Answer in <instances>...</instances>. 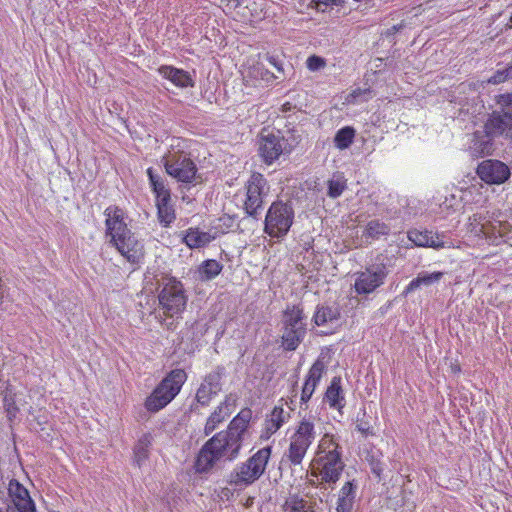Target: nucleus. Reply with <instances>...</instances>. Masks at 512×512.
Listing matches in <instances>:
<instances>
[{
	"instance_id": "obj_1",
	"label": "nucleus",
	"mask_w": 512,
	"mask_h": 512,
	"mask_svg": "<svg viewBox=\"0 0 512 512\" xmlns=\"http://www.w3.org/2000/svg\"><path fill=\"white\" fill-rule=\"evenodd\" d=\"M252 418L250 408L242 409L229 423L227 430L210 438L200 449L194 468L197 473H207L220 460L232 461L239 455L243 434Z\"/></svg>"
},
{
	"instance_id": "obj_2",
	"label": "nucleus",
	"mask_w": 512,
	"mask_h": 512,
	"mask_svg": "<svg viewBox=\"0 0 512 512\" xmlns=\"http://www.w3.org/2000/svg\"><path fill=\"white\" fill-rule=\"evenodd\" d=\"M498 138L512 143V121L492 110L482 125L469 135L467 150L474 158L492 156L497 150Z\"/></svg>"
},
{
	"instance_id": "obj_3",
	"label": "nucleus",
	"mask_w": 512,
	"mask_h": 512,
	"mask_svg": "<svg viewBox=\"0 0 512 512\" xmlns=\"http://www.w3.org/2000/svg\"><path fill=\"white\" fill-rule=\"evenodd\" d=\"M106 234L110 243L130 263L136 264L144 257V246L134 233L127 227L124 211L118 206L111 205L104 211Z\"/></svg>"
},
{
	"instance_id": "obj_4",
	"label": "nucleus",
	"mask_w": 512,
	"mask_h": 512,
	"mask_svg": "<svg viewBox=\"0 0 512 512\" xmlns=\"http://www.w3.org/2000/svg\"><path fill=\"white\" fill-rule=\"evenodd\" d=\"M272 448L263 447L249 457L245 462L238 464L228 475L227 482L238 489L246 488L257 481L265 472L271 456Z\"/></svg>"
},
{
	"instance_id": "obj_5",
	"label": "nucleus",
	"mask_w": 512,
	"mask_h": 512,
	"mask_svg": "<svg viewBox=\"0 0 512 512\" xmlns=\"http://www.w3.org/2000/svg\"><path fill=\"white\" fill-rule=\"evenodd\" d=\"M187 380L183 369H174L169 372L146 398L144 406L152 413L166 407L180 392Z\"/></svg>"
},
{
	"instance_id": "obj_6",
	"label": "nucleus",
	"mask_w": 512,
	"mask_h": 512,
	"mask_svg": "<svg viewBox=\"0 0 512 512\" xmlns=\"http://www.w3.org/2000/svg\"><path fill=\"white\" fill-rule=\"evenodd\" d=\"M282 324V345L285 350L294 351L307 333L304 310L301 305H288L283 311Z\"/></svg>"
},
{
	"instance_id": "obj_7",
	"label": "nucleus",
	"mask_w": 512,
	"mask_h": 512,
	"mask_svg": "<svg viewBox=\"0 0 512 512\" xmlns=\"http://www.w3.org/2000/svg\"><path fill=\"white\" fill-rule=\"evenodd\" d=\"M294 221V209L290 203L274 201L266 214L264 231L272 238L287 235Z\"/></svg>"
},
{
	"instance_id": "obj_8",
	"label": "nucleus",
	"mask_w": 512,
	"mask_h": 512,
	"mask_svg": "<svg viewBox=\"0 0 512 512\" xmlns=\"http://www.w3.org/2000/svg\"><path fill=\"white\" fill-rule=\"evenodd\" d=\"M316 438L315 425L309 419H302L290 436V444L285 456L291 465H300L307 453V450Z\"/></svg>"
},
{
	"instance_id": "obj_9",
	"label": "nucleus",
	"mask_w": 512,
	"mask_h": 512,
	"mask_svg": "<svg viewBox=\"0 0 512 512\" xmlns=\"http://www.w3.org/2000/svg\"><path fill=\"white\" fill-rule=\"evenodd\" d=\"M158 298L161 309L169 317L181 314L187 304V296L182 283L173 277L164 279Z\"/></svg>"
},
{
	"instance_id": "obj_10",
	"label": "nucleus",
	"mask_w": 512,
	"mask_h": 512,
	"mask_svg": "<svg viewBox=\"0 0 512 512\" xmlns=\"http://www.w3.org/2000/svg\"><path fill=\"white\" fill-rule=\"evenodd\" d=\"M163 163L167 174L178 182L185 184H196L201 180L197 174V166L193 160L184 152H174L163 157Z\"/></svg>"
},
{
	"instance_id": "obj_11",
	"label": "nucleus",
	"mask_w": 512,
	"mask_h": 512,
	"mask_svg": "<svg viewBox=\"0 0 512 512\" xmlns=\"http://www.w3.org/2000/svg\"><path fill=\"white\" fill-rule=\"evenodd\" d=\"M245 189L243 209L248 216L257 219L263 207V199L269 193V184L263 174L253 172L245 184Z\"/></svg>"
},
{
	"instance_id": "obj_12",
	"label": "nucleus",
	"mask_w": 512,
	"mask_h": 512,
	"mask_svg": "<svg viewBox=\"0 0 512 512\" xmlns=\"http://www.w3.org/2000/svg\"><path fill=\"white\" fill-rule=\"evenodd\" d=\"M225 375V368L216 366L210 373L205 375L199 388L196 391L195 402L191 405V411H198L200 407H208L213 397L222 390V378Z\"/></svg>"
},
{
	"instance_id": "obj_13",
	"label": "nucleus",
	"mask_w": 512,
	"mask_h": 512,
	"mask_svg": "<svg viewBox=\"0 0 512 512\" xmlns=\"http://www.w3.org/2000/svg\"><path fill=\"white\" fill-rule=\"evenodd\" d=\"M387 275L388 269L385 264H373L357 273L354 289L359 295L370 294L384 284Z\"/></svg>"
},
{
	"instance_id": "obj_14",
	"label": "nucleus",
	"mask_w": 512,
	"mask_h": 512,
	"mask_svg": "<svg viewBox=\"0 0 512 512\" xmlns=\"http://www.w3.org/2000/svg\"><path fill=\"white\" fill-rule=\"evenodd\" d=\"M9 503L0 512H36V505L29 491L18 480L11 479L8 484Z\"/></svg>"
},
{
	"instance_id": "obj_15",
	"label": "nucleus",
	"mask_w": 512,
	"mask_h": 512,
	"mask_svg": "<svg viewBox=\"0 0 512 512\" xmlns=\"http://www.w3.org/2000/svg\"><path fill=\"white\" fill-rule=\"evenodd\" d=\"M476 174L486 184L500 185L510 178L511 171L508 165L500 160L486 159L478 164Z\"/></svg>"
},
{
	"instance_id": "obj_16",
	"label": "nucleus",
	"mask_w": 512,
	"mask_h": 512,
	"mask_svg": "<svg viewBox=\"0 0 512 512\" xmlns=\"http://www.w3.org/2000/svg\"><path fill=\"white\" fill-rule=\"evenodd\" d=\"M286 144V140L279 132L277 134L272 132L267 134L261 133L258 151L263 162L271 165L284 153Z\"/></svg>"
},
{
	"instance_id": "obj_17",
	"label": "nucleus",
	"mask_w": 512,
	"mask_h": 512,
	"mask_svg": "<svg viewBox=\"0 0 512 512\" xmlns=\"http://www.w3.org/2000/svg\"><path fill=\"white\" fill-rule=\"evenodd\" d=\"M408 239L419 247H430L436 250L453 247L452 241L445 234L429 230H410Z\"/></svg>"
},
{
	"instance_id": "obj_18",
	"label": "nucleus",
	"mask_w": 512,
	"mask_h": 512,
	"mask_svg": "<svg viewBox=\"0 0 512 512\" xmlns=\"http://www.w3.org/2000/svg\"><path fill=\"white\" fill-rule=\"evenodd\" d=\"M238 396L235 393H229L224 400L209 415L205 427V435L211 434L222 422H224L234 411Z\"/></svg>"
},
{
	"instance_id": "obj_19",
	"label": "nucleus",
	"mask_w": 512,
	"mask_h": 512,
	"mask_svg": "<svg viewBox=\"0 0 512 512\" xmlns=\"http://www.w3.org/2000/svg\"><path fill=\"white\" fill-rule=\"evenodd\" d=\"M341 453H331L321 455L317 459L320 466V475L323 481L336 483L344 469V462Z\"/></svg>"
},
{
	"instance_id": "obj_20",
	"label": "nucleus",
	"mask_w": 512,
	"mask_h": 512,
	"mask_svg": "<svg viewBox=\"0 0 512 512\" xmlns=\"http://www.w3.org/2000/svg\"><path fill=\"white\" fill-rule=\"evenodd\" d=\"M159 74L171 81L175 86L180 88L194 87V81L189 72L178 69L173 66L162 65L158 68Z\"/></svg>"
},
{
	"instance_id": "obj_21",
	"label": "nucleus",
	"mask_w": 512,
	"mask_h": 512,
	"mask_svg": "<svg viewBox=\"0 0 512 512\" xmlns=\"http://www.w3.org/2000/svg\"><path fill=\"white\" fill-rule=\"evenodd\" d=\"M288 417L289 414L284 411L282 406H275L269 417L265 420V428L261 438L269 439L271 435L276 433L282 427Z\"/></svg>"
},
{
	"instance_id": "obj_22",
	"label": "nucleus",
	"mask_w": 512,
	"mask_h": 512,
	"mask_svg": "<svg viewBox=\"0 0 512 512\" xmlns=\"http://www.w3.org/2000/svg\"><path fill=\"white\" fill-rule=\"evenodd\" d=\"M213 240L214 236L208 232L200 231L199 228L191 227L182 233V241L190 249H199L205 247Z\"/></svg>"
},
{
	"instance_id": "obj_23",
	"label": "nucleus",
	"mask_w": 512,
	"mask_h": 512,
	"mask_svg": "<svg viewBox=\"0 0 512 512\" xmlns=\"http://www.w3.org/2000/svg\"><path fill=\"white\" fill-rule=\"evenodd\" d=\"M324 399L329 403L331 408L341 411L345 406V398L341 388L340 377H334L328 386Z\"/></svg>"
},
{
	"instance_id": "obj_24",
	"label": "nucleus",
	"mask_w": 512,
	"mask_h": 512,
	"mask_svg": "<svg viewBox=\"0 0 512 512\" xmlns=\"http://www.w3.org/2000/svg\"><path fill=\"white\" fill-rule=\"evenodd\" d=\"M147 176L150 187L156 196V200L171 197L170 189L167 186L166 179L157 173L152 167L147 169Z\"/></svg>"
},
{
	"instance_id": "obj_25",
	"label": "nucleus",
	"mask_w": 512,
	"mask_h": 512,
	"mask_svg": "<svg viewBox=\"0 0 512 512\" xmlns=\"http://www.w3.org/2000/svg\"><path fill=\"white\" fill-rule=\"evenodd\" d=\"M444 276V272L436 271L433 273L420 272L405 288L404 293L409 294L422 286H430L438 283Z\"/></svg>"
},
{
	"instance_id": "obj_26",
	"label": "nucleus",
	"mask_w": 512,
	"mask_h": 512,
	"mask_svg": "<svg viewBox=\"0 0 512 512\" xmlns=\"http://www.w3.org/2000/svg\"><path fill=\"white\" fill-rule=\"evenodd\" d=\"M340 318V311L337 307L318 305L313 316V321L317 326L335 323Z\"/></svg>"
},
{
	"instance_id": "obj_27",
	"label": "nucleus",
	"mask_w": 512,
	"mask_h": 512,
	"mask_svg": "<svg viewBox=\"0 0 512 512\" xmlns=\"http://www.w3.org/2000/svg\"><path fill=\"white\" fill-rule=\"evenodd\" d=\"M157 216L163 227H168L176 218L175 210L171 204V197L156 200Z\"/></svg>"
},
{
	"instance_id": "obj_28",
	"label": "nucleus",
	"mask_w": 512,
	"mask_h": 512,
	"mask_svg": "<svg viewBox=\"0 0 512 512\" xmlns=\"http://www.w3.org/2000/svg\"><path fill=\"white\" fill-rule=\"evenodd\" d=\"M282 508L285 512H316L314 506L308 504L299 494H290Z\"/></svg>"
},
{
	"instance_id": "obj_29",
	"label": "nucleus",
	"mask_w": 512,
	"mask_h": 512,
	"mask_svg": "<svg viewBox=\"0 0 512 512\" xmlns=\"http://www.w3.org/2000/svg\"><path fill=\"white\" fill-rule=\"evenodd\" d=\"M325 370V364L322 360H316L308 371L303 388L314 393V390L319 383Z\"/></svg>"
},
{
	"instance_id": "obj_30",
	"label": "nucleus",
	"mask_w": 512,
	"mask_h": 512,
	"mask_svg": "<svg viewBox=\"0 0 512 512\" xmlns=\"http://www.w3.org/2000/svg\"><path fill=\"white\" fill-rule=\"evenodd\" d=\"M151 439L152 437L150 434H144L134 446V463L139 468L149 457V447L151 445Z\"/></svg>"
},
{
	"instance_id": "obj_31",
	"label": "nucleus",
	"mask_w": 512,
	"mask_h": 512,
	"mask_svg": "<svg viewBox=\"0 0 512 512\" xmlns=\"http://www.w3.org/2000/svg\"><path fill=\"white\" fill-rule=\"evenodd\" d=\"M479 232L482 233L486 239L492 244L498 245L501 242V234L499 229L501 228L500 220H488L484 223H479Z\"/></svg>"
},
{
	"instance_id": "obj_32",
	"label": "nucleus",
	"mask_w": 512,
	"mask_h": 512,
	"mask_svg": "<svg viewBox=\"0 0 512 512\" xmlns=\"http://www.w3.org/2000/svg\"><path fill=\"white\" fill-rule=\"evenodd\" d=\"M496 108L495 112L505 115L506 118L512 121V92H505L498 94L494 97Z\"/></svg>"
},
{
	"instance_id": "obj_33",
	"label": "nucleus",
	"mask_w": 512,
	"mask_h": 512,
	"mask_svg": "<svg viewBox=\"0 0 512 512\" xmlns=\"http://www.w3.org/2000/svg\"><path fill=\"white\" fill-rule=\"evenodd\" d=\"M390 233V227L388 224L374 219L367 223L365 230L363 232V236L369 237L372 239H378L381 236L388 235Z\"/></svg>"
},
{
	"instance_id": "obj_34",
	"label": "nucleus",
	"mask_w": 512,
	"mask_h": 512,
	"mask_svg": "<svg viewBox=\"0 0 512 512\" xmlns=\"http://www.w3.org/2000/svg\"><path fill=\"white\" fill-rule=\"evenodd\" d=\"M223 269V265L217 260H205L199 267V273L202 280H212L218 276Z\"/></svg>"
},
{
	"instance_id": "obj_35",
	"label": "nucleus",
	"mask_w": 512,
	"mask_h": 512,
	"mask_svg": "<svg viewBox=\"0 0 512 512\" xmlns=\"http://www.w3.org/2000/svg\"><path fill=\"white\" fill-rule=\"evenodd\" d=\"M354 137L355 129L350 126H345L336 132L334 144L340 150L347 149L353 143Z\"/></svg>"
},
{
	"instance_id": "obj_36",
	"label": "nucleus",
	"mask_w": 512,
	"mask_h": 512,
	"mask_svg": "<svg viewBox=\"0 0 512 512\" xmlns=\"http://www.w3.org/2000/svg\"><path fill=\"white\" fill-rule=\"evenodd\" d=\"M327 195L330 198H338L346 189V179L341 174H335L327 182Z\"/></svg>"
},
{
	"instance_id": "obj_37",
	"label": "nucleus",
	"mask_w": 512,
	"mask_h": 512,
	"mask_svg": "<svg viewBox=\"0 0 512 512\" xmlns=\"http://www.w3.org/2000/svg\"><path fill=\"white\" fill-rule=\"evenodd\" d=\"M331 453H341V447L330 434H325L318 445V457Z\"/></svg>"
},
{
	"instance_id": "obj_38",
	"label": "nucleus",
	"mask_w": 512,
	"mask_h": 512,
	"mask_svg": "<svg viewBox=\"0 0 512 512\" xmlns=\"http://www.w3.org/2000/svg\"><path fill=\"white\" fill-rule=\"evenodd\" d=\"M382 454L377 451H369L366 455V461L368 462L372 473L380 480L384 465L381 461Z\"/></svg>"
},
{
	"instance_id": "obj_39",
	"label": "nucleus",
	"mask_w": 512,
	"mask_h": 512,
	"mask_svg": "<svg viewBox=\"0 0 512 512\" xmlns=\"http://www.w3.org/2000/svg\"><path fill=\"white\" fill-rule=\"evenodd\" d=\"M3 404L9 421H13L19 412V408L15 401V395L6 393L3 398Z\"/></svg>"
},
{
	"instance_id": "obj_40",
	"label": "nucleus",
	"mask_w": 512,
	"mask_h": 512,
	"mask_svg": "<svg viewBox=\"0 0 512 512\" xmlns=\"http://www.w3.org/2000/svg\"><path fill=\"white\" fill-rule=\"evenodd\" d=\"M512 79V64L503 68L498 69L489 79L488 83L490 84H501L507 80Z\"/></svg>"
},
{
	"instance_id": "obj_41",
	"label": "nucleus",
	"mask_w": 512,
	"mask_h": 512,
	"mask_svg": "<svg viewBox=\"0 0 512 512\" xmlns=\"http://www.w3.org/2000/svg\"><path fill=\"white\" fill-rule=\"evenodd\" d=\"M307 68L310 71H319L326 66V60L317 55H311L306 61Z\"/></svg>"
},
{
	"instance_id": "obj_42",
	"label": "nucleus",
	"mask_w": 512,
	"mask_h": 512,
	"mask_svg": "<svg viewBox=\"0 0 512 512\" xmlns=\"http://www.w3.org/2000/svg\"><path fill=\"white\" fill-rule=\"evenodd\" d=\"M466 105H463L461 107V112L475 115L481 111V109L484 107L482 100L477 96L476 98L472 99L471 106L465 107Z\"/></svg>"
},
{
	"instance_id": "obj_43",
	"label": "nucleus",
	"mask_w": 512,
	"mask_h": 512,
	"mask_svg": "<svg viewBox=\"0 0 512 512\" xmlns=\"http://www.w3.org/2000/svg\"><path fill=\"white\" fill-rule=\"evenodd\" d=\"M354 505V499L339 497L337 502L336 511L337 512H352Z\"/></svg>"
},
{
	"instance_id": "obj_44",
	"label": "nucleus",
	"mask_w": 512,
	"mask_h": 512,
	"mask_svg": "<svg viewBox=\"0 0 512 512\" xmlns=\"http://www.w3.org/2000/svg\"><path fill=\"white\" fill-rule=\"evenodd\" d=\"M355 493L356 485L354 484V481H348L341 488L339 497H350L351 499H355Z\"/></svg>"
},
{
	"instance_id": "obj_45",
	"label": "nucleus",
	"mask_w": 512,
	"mask_h": 512,
	"mask_svg": "<svg viewBox=\"0 0 512 512\" xmlns=\"http://www.w3.org/2000/svg\"><path fill=\"white\" fill-rule=\"evenodd\" d=\"M316 7L319 9L320 6H341L345 0H312Z\"/></svg>"
},
{
	"instance_id": "obj_46",
	"label": "nucleus",
	"mask_w": 512,
	"mask_h": 512,
	"mask_svg": "<svg viewBox=\"0 0 512 512\" xmlns=\"http://www.w3.org/2000/svg\"><path fill=\"white\" fill-rule=\"evenodd\" d=\"M501 234V241L511 233V225L506 221H501V228L499 229Z\"/></svg>"
},
{
	"instance_id": "obj_47",
	"label": "nucleus",
	"mask_w": 512,
	"mask_h": 512,
	"mask_svg": "<svg viewBox=\"0 0 512 512\" xmlns=\"http://www.w3.org/2000/svg\"><path fill=\"white\" fill-rule=\"evenodd\" d=\"M312 395H313V393H311L310 391L303 388L302 393H301V402L302 403L308 402Z\"/></svg>"
},
{
	"instance_id": "obj_48",
	"label": "nucleus",
	"mask_w": 512,
	"mask_h": 512,
	"mask_svg": "<svg viewBox=\"0 0 512 512\" xmlns=\"http://www.w3.org/2000/svg\"><path fill=\"white\" fill-rule=\"evenodd\" d=\"M268 61L270 62V64H272L278 71H282V66L281 64L277 61V59L273 56H269L268 57Z\"/></svg>"
},
{
	"instance_id": "obj_49",
	"label": "nucleus",
	"mask_w": 512,
	"mask_h": 512,
	"mask_svg": "<svg viewBox=\"0 0 512 512\" xmlns=\"http://www.w3.org/2000/svg\"><path fill=\"white\" fill-rule=\"evenodd\" d=\"M358 431L362 432L363 434H367L369 427H366L364 424H358L357 425Z\"/></svg>"
},
{
	"instance_id": "obj_50",
	"label": "nucleus",
	"mask_w": 512,
	"mask_h": 512,
	"mask_svg": "<svg viewBox=\"0 0 512 512\" xmlns=\"http://www.w3.org/2000/svg\"><path fill=\"white\" fill-rule=\"evenodd\" d=\"M290 106L291 104L289 102L283 104L282 108H283V111H288L290 110Z\"/></svg>"
},
{
	"instance_id": "obj_51",
	"label": "nucleus",
	"mask_w": 512,
	"mask_h": 512,
	"mask_svg": "<svg viewBox=\"0 0 512 512\" xmlns=\"http://www.w3.org/2000/svg\"><path fill=\"white\" fill-rule=\"evenodd\" d=\"M477 217H478V216H477L476 214H475V215H473V220H474V221H477Z\"/></svg>"
}]
</instances>
